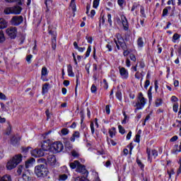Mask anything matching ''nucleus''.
I'll return each instance as SVG.
<instances>
[{
	"label": "nucleus",
	"mask_w": 181,
	"mask_h": 181,
	"mask_svg": "<svg viewBox=\"0 0 181 181\" xmlns=\"http://www.w3.org/2000/svg\"><path fill=\"white\" fill-rule=\"evenodd\" d=\"M75 181H90V180H88V179H87V178L85 177H77L75 179Z\"/></svg>",
	"instance_id": "42"
},
{
	"label": "nucleus",
	"mask_w": 181,
	"mask_h": 181,
	"mask_svg": "<svg viewBox=\"0 0 181 181\" xmlns=\"http://www.w3.org/2000/svg\"><path fill=\"white\" fill-rule=\"evenodd\" d=\"M76 172L82 173V175H88V171L86 169V165H82L81 163H79V165L76 168Z\"/></svg>",
	"instance_id": "12"
},
{
	"label": "nucleus",
	"mask_w": 181,
	"mask_h": 181,
	"mask_svg": "<svg viewBox=\"0 0 181 181\" xmlns=\"http://www.w3.org/2000/svg\"><path fill=\"white\" fill-rule=\"evenodd\" d=\"M181 35L178 33H175L172 38L173 43H179V40H180Z\"/></svg>",
	"instance_id": "20"
},
{
	"label": "nucleus",
	"mask_w": 181,
	"mask_h": 181,
	"mask_svg": "<svg viewBox=\"0 0 181 181\" xmlns=\"http://www.w3.org/2000/svg\"><path fill=\"white\" fill-rule=\"evenodd\" d=\"M52 42V47L53 50H56V37H54Z\"/></svg>",
	"instance_id": "56"
},
{
	"label": "nucleus",
	"mask_w": 181,
	"mask_h": 181,
	"mask_svg": "<svg viewBox=\"0 0 181 181\" xmlns=\"http://www.w3.org/2000/svg\"><path fill=\"white\" fill-rule=\"evenodd\" d=\"M118 129H119V134H121L122 135H124V134H125V129L122 127V125L118 126Z\"/></svg>",
	"instance_id": "39"
},
{
	"label": "nucleus",
	"mask_w": 181,
	"mask_h": 181,
	"mask_svg": "<svg viewBox=\"0 0 181 181\" xmlns=\"http://www.w3.org/2000/svg\"><path fill=\"white\" fill-rule=\"evenodd\" d=\"M16 166H18V165L12 160L8 161L6 165V168L8 170H12V169H15Z\"/></svg>",
	"instance_id": "16"
},
{
	"label": "nucleus",
	"mask_w": 181,
	"mask_h": 181,
	"mask_svg": "<svg viewBox=\"0 0 181 181\" xmlns=\"http://www.w3.org/2000/svg\"><path fill=\"white\" fill-rule=\"evenodd\" d=\"M67 72H68V76H69V77H74V72H73V67L70 64L68 65L67 66Z\"/></svg>",
	"instance_id": "25"
},
{
	"label": "nucleus",
	"mask_w": 181,
	"mask_h": 181,
	"mask_svg": "<svg viewBox=\"0 0 181 181\" xmlns=\"http://www.w3.org/2000/svg\"><path fill=\"white\" fill-rule=\"evenodd\" d=\"M27 170L23 165H19L18 170H17V173L18 175H22V173H24Z\"/></svg>",
	"instance_id": "28"
},
{
	"label": "nucleus",
	"mask_w": 181,
	"mask_h": 181,
	"mask_svg": "<svg viewBox=\"0 0 181 181\" xmlns=\"http://www.w3.org/2000/svg\"><path fill=\"white\" fill-rule=\"evenodd\" d=\"M150 84H151V81L149 80H146L145 81L144 88H146V90H148V87H149Z\"/></svg>",
	"instance_id": "58"
},
{
	"label": "nucleus",
	"mask_w": 181,
	"mask_h": 181,
	"mask_svg": "<svg viewBox=\"0 0 181 181\" xmlns=\"http://www.w3.org/2000/svg\"><path fill=\"white\" fill-rule=\"evenodd\" d=\"M48 74L49 71H47V68H46V66H43L41 70V80H42V81H47L46 76Z\"/></svg>",
	"instance_id": "14"
},
{
	"label": "nucleus",
	"mask_w": 181,
	"mask_h": 181,
	"mask_svg": "<svg viewBox=\"0 0 181 181\" xmlns=\"http://www.w3.org/2000/svg\"><path fill=\"white\" fill-rule=\"evenodd\" d=\"M33 163H35V158H32L28 160L27 161H25V164L24 167L25 168V169H29V168H30V166H32Z\"/></svg>",
	"instance_id": "17"
},
{
	"label": "nucleus",
	"mask_w": 181,
	"mask_h": 181,
	"mask_svg": "<svg viewBox=\"0 0 181 181\" xmlns=\"http://www.w3.org/2000/svg\"><path fill=\"white\" fill-rule=\"evenodd\" d=\"M129 58L132 62H136V57H135V54H130Z\"/></svg>",
	"instance_id": "59"
},
{
	"label": "nucleus",
	"mask_w": 181,
	"mask_h": 181,
	"mask_svg": "<svg viewBox=\"0 0 181 181\" xmlns=\"http://www.w3.org/2000/svg\"><path fill=\"white\" fill-rule=\"evenodd\" d=\"M140 139H141V135L136 134L135 138V142H137V144H139L141 141Z\"/></svg>",
	"instance_id": "62"
},
{
	"label": "nucleus",
	"mask_w": 181,
	"mask_h": 181,
	"mask_svg": "<svg viewBox=\"0 0 181 181\" xmlns=\"http://www.w3.org/2000/svg\"><path fill=\"white\" fill-rule=\"evenodd\" d=\"M23 22V16H14L12 17L10 23L12 26H19L21 23Z\"/></svg>",
	"instance_id": "6"
},
{
	"label": "nucleus",
	"mask_w": 181,
	"mask_h": 181,
	"mask_svg": "<svg viewBox=\"0 0 181 181\" xmlns=\"http://www.w3.org/2000/svg\"><path fill=\"white\" fill-rule=\"evenodd\" d=\"M30 175V173H29V170H25V172L23 173L22 177L23 180L25 181H29L30 180V177L29 176Z\"/></svg>",
	"instance_id": "19"
},
{
	"label": "nucleus",
	"mask_w": 181,
	"mask_h": 181,
	"mask_svg": "<svg viewBox=\"0 0 181 181\" xmlns=\"http://www.w3.org/2000/svg\"><path fill=\"white\" fill-rule=\"evenodd\" d=\"M110 144L112 145V146H115V145H117V142H115L114 140L110 139L107 137V143L108 144V145H110Z\"/></svg>",
	"instance_id": "41"
},
{
	"label": "nucleus",
	"mask_w": 181,
	"mask_h": 181,
	"mask_svg": "<svg viewBox=\"0 0 181 181\" xmlns=\"http://www.w3.org/2000/svg\"><path fill=\"white\" fill-rule=\"evenodd\" d=\"M160 105H162V99H157L156 100V107H160Z\"/></svg>",
	"instance_id": "50"
},
{
	"label": "nucleus",
	"mask_w": 181,
	"mask_h": 181,
	"mask_svg": "<svg viewBox=\"0 0 181 181\" xmlns=\"http://www.w3.org/2000/svg\"><path fill=\"white\" fill-rule=\"evenodd\" d=\"M35 173L37 177H40V179H42L49 176V170L45 165L40 164L35 167Z\"/></svg>",
	"instance_id": "1"
},
{
	"label": "nucleus",
	"mask_w": 181,
	"mask_h": 181,
	"mask_svg": "<svg viewBox=\"0 0 181 181\" xmlns=\"http://www.w3.org/2000/svg\"><path fill=\"white\" fill-rule=\"evenodd\" d=\"M78 138H80V132H74L70 138V141L71 142H74L76 139H78Z\"/></svg>",
	"instance_id": "18"
},
{
	"label": "nucleus",
	"mask_w": 181,
	"mask_h": 181,
	"mask_svg": "<svg viewBox=\"0 0 181 181\" xmlns=\"http://www.w3.org/2000/svg\"><path fill=\"white\" fill-rule=\"evenodd\" d=\"M180 173H181V158L180 159V167L177 171V176H179Z\"/></svg>",
	"instance_id": "63"
},
{
	"label": "nucleus",
	"mask_w": 181,
	"mask_h": 181,
	"mask_svg": "<svg viewBox=\"0 0 181 181\" xmlns=\"http://www.w3.org/2000/svg\"><path fill=\"white\" fill-rule=\"evenodd\" d=\"M0 181H12V178L9 175H5L2 177H0Z\"/></svg>",
	"instance_id": "29"
},
{
	"label": "nucleus",
	"mask_w": 181,
	"mask_h": 181,
	"mask_svg": "<svg viewBox=\"0 0 181 181\" xmlns=\"http://www.w3.org/2000/svg\"><path fill=\"white\" fill-rule=\"evenodd\" d=\"M146 104V99H145V98L144 97V94H142V93H139L137 102L134 105V107H136V109L134 110V112H136V110H142V108L145 107Z\"/></svg>",
	"instance_id": "3"
},
{
	"label": "nucleus",
	"mask_w": 181,
	"mask_h": 181,
	"mask_svg": "<svg viewBox=\"0 0 181 181\" xmlns=\"http://www.w3.org/2000/svg\"><path fill=\"white\" fill-rule=\"evenodd\" d=\"M148 97L149 101H152V86H150L148 90Z\"/></svg>",
	"instance_id": "36"
},
{
	"label": "nucleus",
	"mask_w": 181,
	"mask_h": 181,
	"mask_svg": "<svg viewBox=\"0 0 181 181\" xmlns=\"http://www.w3.org/2000/svg\"><path fill=\"white\" fill-rule=\"evenodd\" d=\"M137 46L139 47H144V40L141 37H139L137 40Z\"/></svg>",
	"instance_id": "31"
},
{
	"label": "nucleus",
	"mask_w": 181,
	"mask_h": 181,
	"mask_svg": "<svg viewBox=\"0 0 181 181\" xmlns=\"http://www.w3.org/2000/svg\"><path fill=\"white\" fill-rule=\"evenodd\" d=\"M167 173L169 175V179H172V175H175V170L173 169H171L170 170H168Z\"/></svg>",
	"instance_id": "43"
},
{
	"label": "nucleus",
	"mask_w": 181,
	"mask_h": 181,
	"mask_svg": "<svg viewBox=\"0 0 181 181\" xmlns=\"http://www.w3.org/2000/svg\"><path fill=\"white\" fill-rule=\"evenodd\" d=\"M67 179V175L66 174H62V175H59V180H66Z\"/></svg>",
	"instance_id": "44"
},
{
	"label": "nucleus",
	"mask_w": 181,
	"mask_h": 181,
	"mask_svg": "<svg viewBox=\"0 0 181 181\" xmlns=\"http://www.w3.org/2000/svg\"><path fill=\"white\" fill-rule=\"evenodd\" d=\"M76 0H71V3H70V6L73 11V12H76V11H77V8L76 7V3H75Z\"/></svg>",
	"instance_id": "30"
},
{
	"label": "nucleus",
	"mask_w": 181,
	"mask_h": 181,
	"mask_svg": "<svg viewBox=\"0 0 181 181\" xmlns=\"http://www.w3.org/2000/svg\"><path fill=\"white\" fill-rule=\"evenodd\" d=\"M91 53V46L89 45L88 47L87 51L86 52V57H88V56H90V54Z\"/></svg>",
	"instance_id": "51"
},
{
	"label": "nucleus",
	"mask_w": 181,
	"mask_h": 181,
	"mask_svg": "<svg viewBox=\"0 0 181 181\" xmlns=\"http://www.w3.org/2000/svg\"><path fill=\"white\" fill-rule=\"evenodd\" d=\"M119 73L122 78H124V80H127L129 76L128 70L124 67L119 66Z\"/></svg>",
	"instance_id": "9"
},
{
	"label": "nucleus",
	"mask_w": 181,
	"mask_h": 181,
	"mask_svg": "<svg viewBox=\"0 0 181 181\" xmlns=\"http://www.w3.org/2000/svg\"><path fill=\"white\" fill-rule=\"evenodd\" d=\"M112 16L110 13L107 14V22L110 26H112V20L111 19Z\"/></svg>",
	"instance_id": "49"
},
{
	"label": "nucleus",
	"mask_w": 181,
	"mask_h": 181,
	"mask_svg": "<svg viewBox=\"0 0 181 181\" xmlns=\"http://www.w3.org/2000/svg\"><path fill=\"white\" fill-rule=\"evenodd\" d=\"M1 110L4 111V112H8L9 110V109H8V107H6V105H5V104L4 103H1Z\"/></svg>",
	"instance_id": "46"
},
{
	"label": "nucleus",
	"mask_w": 181,
	"mask_h": 181,
	"mask_svg": "<svg viewBox=\"0 0 181 181\" xmlns=\"http://www.w3.org/2000/svg\"><path fill=\"white\" fill-rule=\"evenodd\" d=\"M120 19L122 23L124 30H128L129 29V25L128 23V19L124 15L120 16Z\"/></svg>",
	"instance_id": "10"
},
{
	"label": "nucleus",
	"mask_w": 181,
	"mask_h": 181,
	"mask_svg": "<svg viewBox=\"0 0 181 181\" xmlns=\"http://www.w3.org/2000/svg\"><path fill=\"white\" fill-rule=\"evenodd\" d=\"M8 28V22L4 18H0V29Z\"/></svg>",
	"instance_id": "21"
},
{
	"label": "nucleus",
	"mask_w": 181,
	"mask_h": 181,
	"mask_svg": "<svg viewBox=\"0 0 181 181\" xmlns=\"http://www.w3.org/2000/svg\"><path fill=\"white\" fill-rule=\"evenodd\" d=\"M64 149V146H63V143L60 141L54 142L51 146V150L54 153H59V152H62Z\"/></svg>",
	"instance_id": "4"
},
{
	"label": "nucleus",
	"mask_w": 181,
	"mask_h": 181,
	"mask_svg": "<svg viewBox=\"0 0 181 181\" xmlns=\"http://www.w3.org/2000/svg\"><path fill=\"white\" fill-rule=\"evenodd\" d=\"M169 9H170V6L165 7L163 10V16H168V13L169 12Z\"/></svg>",
	"instance_id": "35"
},
{
	"label": "nucleus",
	"mask_w": 181,
	"mask_h": 181,
	"mask_svg": "<svg viewBox=\"0 0 181 181\" xmlns=\"http://www.w3.org/2000/svg\"><path fill=\"white\" fill-rule=\"evenodd\" d=\"M117 134V129L115 127H112L110 129H109V134L111 138H114Z\"/></svg>",
	"instance_id": "26"
},
{
	"label": "nucleus",
	"mask_w": 181,
	"mask_h": 181,
	"mask_svg": "<svg viewBox=\"0 0 181 181\" xmlns=\"http://www.w3.org/2000/svg\"><path fill=\"white\" fill-rule=\"evenodd\" d=\"M173 110L174 112H177V110H179V104L175 103L173 105Z\"/></svg>",
	"instance_id": "52"
},
{
	"label": "nucleus",
	"mask_w": 181,
	"mask_h": 181,
	"mask_svg": "<svg viewBox=\"0 0 181 181\" xmlns=\"http://www.w3.org/2000/svg\"><path fill=\"white\" fill-rule=\"evenodd\" d=\"M146 153L148 155V160L151 163L152 162V156L154 158V159H156L158 156V151L155 149L151 151V148H147Z\"/></svg>",
	"instance_id": "7"
},
{
	"label": "nucleus",
	"mask_w": 181,
	"mask_h": 181,
	"mask_svg": "<svg viewBox=\"0 0 181 181\" xmlns=\"http://www.w3.org/2000/svg\"><path fill=\"white\" fill-rule=\"evenodd\" d=\"M105 166L106 168H110V166H111V160H108L105 163Z\"/></svg>",
	"instance_id": "64"
},
{
	"label": "nucleus",
	"mask_w": 181,
	"mask_h": 181,
	"mask_svg": "<svg viewBox=\"0 0 181 181\" xmlns=\"http://www.w3.org/2000/svg\"><path fill=\"white\" fill-rule=\"evenodd\" d=\"M120 47H122V50H127L128 49V47L125 42H123L122 45H120Z\"/></svg>",
	"instance_id": "61"
},
{
	"label": "nucleus",
	"mask_w": 181,
	"mask_h": 181,
	"mask_svg": "<svg viewBox=\"0 0 181 181\" xmlns=\"http://www.w3.org/2000/svg\"><path fill=\"white\" fill-rule=\"evenodd\" d=\"M5 42V35L2 31H0V43Z\"/></svg>",
	"instance_id": "40"
},
{
	"label": "nucleus",
	"mask_w": 181,
	"mask_h": 181,
	"mask_svg": "<svg viewBox=\"0 0 181 181\" xmlns=\"http://www.w3.org/2000/svg\"><path fill=\"white\" fill-rule=\"evenodd\" d=\"M21 141V138L16 136H13L11 139V144L12 145H18V143Z\"/></svg>",
	"instance_id": "22"
},
{
	"label": "nucleus",
	"mask_w": 181,
	"mask_h": 181,
	"mask_svg": "<svg viewBox=\"0 0 181 181\" xmlns=\"http://www.w3.org/2000/svg\"><path fill=\"white\" fill-rule=\"evenodd\" d=\"M6 33L8 37L15 39L18 35V28L16 27H9L6 30Z\"/></svg>",
	"instance_id": "5"
},
{
	"label": "nucleus",
	"mask_w": 181,
	"mask_h": 181,
	"mask_svg": "<svg viewBox=\"0 0 181 181\" xmlns=\"http://www.w3.org/2000/svg\"><path fill=\"white\" fill-rule=\"evenodd\" d=\"M100 5V0H93V8L97 9Z\"/></svg>",
	"instance_id": "37"
},
{
	"label": "nucleus",
	"mask_w": 181,
	"mask_h": 181,
	"mask_svg": "<svg viewBox=\"0 0 181 181\" xmlns=\"http://www.w3.org/2000/svg\"><path fill=\"white\" fill-rule=\"evenodd\" d=\"M171 101L173 103H177V101H179V99L177 98V97L173 95L171 97Z\"/></svg>",
	"instance_id": "60"
},
{
	"label": "nucleus",
	"mask_w": 181,
	"mask_h": 181,
	"mask_svg": "<svg viewBox=\"0 0 181 181\" xmlns=\"http://www.w3.org/2000/svg\"><path fill=\"white\" fill-rule=\"evenodd\" d=\"M65 148L66 149H69V151H71V149H73V144H71L70 141H66Z\"/></svg>",
	"instance_id": "32"
},
{
	"label": "nucleus",
	"mask_w": 181,
	"mask_h": 181,
	"mask_svg": "<svg viewBox=\"0 0 181 181\" xmlns=\"http://www.w3.org/2000/svg\"><path fill=\"white\" fill-rule=\"evenodd\" d=\"M47 165H49V166H54L56 165V156L54 155L47 156Z\"/></svg>",
	"instance_id": "13"
},
{
	"label": "nucleus",
	"mask_w": 181,
	"mask_h": 181,
	"mask_svg": "<svg viewBox=\"0 0 181 181\" xmlns=\"http://www.w3.org/2000/svg\"><path fill=\"white\" fill-rule=\"evenodd\" d=\"M50 86V84L46 83L42 86V94H46V93H47V91H49V86Z\"/></svg>",
	"instance_id": "27"
},
{
	"label": "nucleus",
	"mask_w": 181,
	"mask_h": 181,
	"mask_svg": "<svg viewBox=\"0 0 181 181\" xmlns=\"http://www.w3.org/2000/svg\"><path fill=\"white\" fill-rule=\"evenodd\" d=\"M22 154H18L13 158L12 160L18 165L22 162Z\"/></svg>",
	"instance_id": "15"
},
{
	"label": "nucleus",
	"mask_w": 181,
	"mask_h": 181,
	"mask_svg": "<svg viewBox=\"0 0 181 181\" xmlns=\"http://www.w3.org/2000/svg\"><path fill=\"white\" fill-rule=\"evenodd\" d=\"M138 8H139V4L134 3L132 7V12H134V11H135L136 9H138Z\"/></svg>",
	"instance_id": "47"
},
{
	"label": "nucleus",
	"mask_w": 181,
	"mask_h": 181,
	"mask_svg": "<svg viewBox=\"0 0 181 181\" xmlns=\"http://www.w3.org/2000/svg\"><path fill=\"white\" fill-rule=\"evenodd\" d=\"M116 97H117V100H119V101H122V93L120 90H118L116 93Z\"/></svg>",
	"instance_id": "33"
},
{
	"label": "nucleus",
	"mask_w": 181,
	"mask_h": 181,
	"mask_svg": "<svg viewBox=\"0 0 181 181\" xmlns=\"http://www.w3.org/2000/svg\"><path fill=\"white\" fill-rule=\"evenodd\" d=\"M78 165H80V162L78 160H74L69 163L71 169H77V168H78Z\"/></svg>",
	"instance_id": "23"
},
{
	"label": "nucleus",
	"mask_w": 181,
	"mask_h": 181,
	"mask_svg": "<svg viewBox=\"0 0 181 181\" xmlns=\"http://www.w3.org/2000/svg\"><path fill=\"white\" fill-rule=\"evenodd\" d=\"M136 163L141 168V169H144V165L142 164V162L139 159H136Z\"/></svg>",
	"instance_id": "54"
},
{
	"label": "nucleus",
	"mask_w": 181,
	"mask_h": 181,
	"mask_svg": "<svg viewBox=\"0 0 181 181\" xmlns=\"http://www.w3.org/2000/svg\"><path fill=\"white\" fill-rule=\"evenodd\" d=\"M140 13H141L143 18H146V15L145 14V8H144V6H141Z\"/></svg>",
	"instance_id": "48"
},
{
	"label": "nucleus",
	"mask_w": 181,
	"mask_h": 181,
	"mask_svg": "<svg viewBox=\"0 0 181 181\" xmlns=\"http://www.w3.org/2000/svg\"><path fill=\"white\" fill-rule=\"evenodd\" d=\"M86 39L88 43H90V44L93 43V37H92L86 35Z\"/></svg>",
	"instance_id": "57"
},
{
	"label": "nucleus",
	"mask_w": 181,
	"mask_h": 181,
	"mask_svg": "<svg viewBox=\"0 0 181 181\" xmlns=\"http://www.w3.org/2000/svg\"><path fill=\"white\" fill-rule=\"evenodd\" d=\"M69 131L67 128H63L61 130V134H62V135H64V136L69 135Z\"/></svg>",
	"instance_id": "38"
},
{
	"label": "nucleus",
	"mask_w": 181,
	"mask_h": 181,
	"mask_svg": "<svg viewBox=\"0 0 181 181\" xmlns=\"http://www.w3.org/2000/svg\"><path fill=\"white\" fill-rule=\"evenodd\" d=\"M22 7L20 6H14L12 7H6L4 13L5 15H21Z\"/></svg>",
	"instance_id": "2"
},
{
	"label": "nucleus",
	"mask_w": 181,
	"mask_h": 181,
	"mask_svg": "<svg viewBox=\"0 0 181 181\" xmlns=\"http://www.w3.org/2000/svg\"><path fill=\"white\" fill-rule=\"evenodd\" d=\"M71 156L74 157V158H78L80 156V153H78V151H76V150H73L71 152Z\"/></svg>",
	"instance_id": "34"
},
{
	"label": "nucleus",
	"mask_w": 181,
	"mask_h": 181,
	"mask_svg": "<svg viewBox=\"0 0 181 181\" xmlns=\"http://www.w3.org/2000/svg\"><path fill=\"white\" fill-rule=\"evenodd\" d=\"M41 148L42 151H49V149H50V146L49 145V143L43 141L41 145Z\"/></svg>",
	"instance_id": "24"
},
{
	"label": "nucleus",
	"mask_w": 181,
	"mask_h": 181,
	"mask_svg": "<svg viewBox=\"0 0 181 181\" xmlns=\"http://www.w3.org/2000/svg\"><path fill=\"white\" fill-rule=\"evenodd\" d=\"M90 91L93 94H95V93H97V86H95V85L93 84L90 88Z\"/></svg>",
	"instance_id": "45"
},
{
	"label": "nucleus",
	"mask_w": 181,
	"mask_h": 181,
	"mask_svg": "<svg viewBox=\"0 0 181 181\" xmlns=\"http://www.w3.org/2000/svg\"><path fill=\"white\" fill-rule=\"evenodd\" d=\"M114 42L117 47V49L119 50L121 49L119 46H121L123 43L125 42L124 38L121 36L119 33L116 34V39H114Z\"/></svg>",
	"instance_id": "8"
},
{
	"label": "nucleus",
	"mask_w": 181,
	"mask_h": 181,
	"mask_svg": "<svg viewBox=\"0 0 181 181\" xmlns=\"http://www.w3.org/2000/svg\"><path fill=\"white\" fill-rule=\"evenodd\" d=\"M31 155L33 156H35V158H40L41 156H43L45 155V153L42 149L35 148L31 151Z\"/></svg>",
	"instance_id": "11"
},
{
	"label": "nucleus",
	"mask_w": 181,
	"mask_h": 181,
	"mask_svg": "<svg viewBox=\"0 0 181 181\" xmlns=\"http://www.w3.org/2000/svg\"><path fill=\"white\" fill-rule=\"evenodd\" d=\"M32 57H33V55H32V54L27 55V57H26V62H28V63L29 64H30V63H31L30 60H32Z\"/></svg>",
	"instance_id": "55"
},
{
	"label": "nucleus",
	"mask_w": 181,
	"mask_h": 181,
	"mask_svg": "<svg viewBox=\"0 0 181 181\" xmlns=\"http://www.w3.org/2000/svg\"><path fill=\"white\" fill-rule=\"evenodd\" d=\"M107 49H108V52H112V42H109L106 45Z\"/></svg>",
	"instance_id": "53"
}]
</instances>
